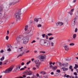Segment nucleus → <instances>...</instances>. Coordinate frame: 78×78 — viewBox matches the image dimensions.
I'll return each instance as SVG.
<instances>
[{
	"instance_id": "obj_29",
	"label": "nucleus",
	"mask_w": 78,
	"mask_h": 78,
	"mask_svg": "<svg viewBox=\"0 0 78 78\" xmlns=\"http://www.w3.org/2000/svg\"><path fill=\"white\" fill-rule=\"evenodd\" d=\"M70 76L69 75H67V74H65L64 76V77H66V78H68V77H69Z\"/></svg>"
},
{
	"instance_id": "obj_13",
	"label": "nucleus",
	"mask_w": 78,
	"mask_h": 78,
	"mask_svg": "<svg viewBox=\"0 0 78 78\" xmlns=\"http://www.w3.org/2000/svg\"><path fill=\"white\" fill-rule=\"evenodd\" d=\"M32 73V72L29 71L26 72V74L27 75H31Z\"/></svg>"
},
{
	"instance_id": "obj_14",
	"label": "nucleus",
	"mask_w": 78,
	"mask_h": 78,
	"mask_svg": "<svg viewBox=\"0 0 78 78\" xmlns=\"http://www.w3.org/2000/svg\"><path fill=\"white\" fill-rule=\"evenodd\" d=\"M12 1H14V2L11 3V4H10V5H14L15 3H17L19 2V0H12Z\"/></svg>"
},
{
	"instance_id": "obj_56",
	"label": "nucleus",
	"mask_w": 78,
	"mask_h": 78,
	"mask_svg": "<svg viewBox=\"0 0 78 78\" xmlns=\"http://www.w3.org/2000/svg\"><path fill=\"white\" fill-rule=\"evenodd\" d=\"M24 62H23L21 64V65L22 66H23V65H24Z\"/></svg>"
},
{
	"instance_id": "obj_18",
	"label": "nucleus",
	"mask_w": 78,
	"mask_h": 78,
	"mask_svg": "<svg viewBox=\"0 0 78 78\" xmlns=\"http://www.w3.org/2000/svg\"><path fill=\"white\" fill-rule=\"evenodd\" d=\"M23 54H24V52H23L22 53L20 54L17 57V58H18L19 57H20V56H23Z\"/></svg>"
},
{
	"instance_id": "obj_52",
	"label": "nucleus",
	"mask_w": 78,
	"mask_h": 78,
	"mask_svg": "<svg viewBox=\"0 0 78 78\" xmlns=\"http://www.w3.org/2000/svg\"><path fill=\"white\" fill-rule=\"evenodd\" d=\"M69 69H72V66H70L69 67Z\"/></svg>"
},
{
	"instance_id": "obj_48",
	"label": "nucleus",
	"mask_w": 78,
	"mask_h": 78,
	"mask_svg": "<svg viewBox=\"0 0 78 78\" xmlns=\"http://www.w3.org/2000/svg\"><path fill=\"white\" fill-rule=\"evenodd\" d=\"M55 76H58V74L57 73H55Z\"/></svg>"
},
{
	"instance_id": "obj_2",
	"label": "nucleus",
	"mask_w": 78,
	"mask_h": 78,
	"mask_svg": "<svg viewBox=\"0 0 78 78\" xmlns=\"http://www.w3.org/2000/svg\"><path fill=\"white\" fill-rule=\"evenodd\" d=\"M21 14L20 13H17L15 15V18L17 19L16 21L18 22L21 21Z\"/></svg>"
},
{
	"instance_id": "obj_26",
	"label": "nucleus",
	"mask_w": 78,
	"mask_h": 78,
	"mask_svg": "<svg viewBox=\"0 0 78 78\" xmlns=\"http://www.w3.org/2000/svg\"><path fill=\"white\" fill-rule=\"evenodd\" d=\"M76 37V34H74L73 36V39H75Z\"/></svg>"
},
{
	"instance_id": "obj_45",
	"label": "nucleus",
	"mask_w": 78,
	"mask_h": 78,
	"mask_svg": "<svg viewBox=\"0 0 78 78\" xmlns=\"http://www.w3.org/2000/svg\"><path fill=\"white\" fill-rule=\"evenodd\" d=\"M45 37L46 39H48V35H45Z\"/></svg>"
},
{
	"instance_id": "obj_59",
	"label": "nucleus",
	"mask_w": 78,
	"mask_h": 78,
	"mask_svg": "<svg viewBox=\"0 0 78 78\" xmlns=\"http://www.w3.org/2000/svg\"><path fill=\"white\" fill-rule=\"evenodd\" d=\"M51 75H53L54 74V73H53V72H52L51 73Z\"/></svg>"
},
{
	"instance_id": "obj_38",
	"label": "nucleus",
	"mask_w": 78,
	"mask_h": 78,
	"mask_svg": "<svg viewBox=\"0 0 78 78\" xmlns=\"http://www.w3.org/2000/svg\"><path fill=\"white\" fill-rule=\"evenodd\" d=\"M41 73L43 74V75H45V72L44 71H42L41 72Z\"/></svg>"
},
{
	"instance_id": "obj_5",
	"label": "nucleus",
	"mask_w": 78,
	"mask_h": 78,
	"mask_svg": "<svg viewBox=\"0 0 78 78\" xmlns=\"http://www.w3.org/2000/svg\"><path fill=\"white\" fill-rule=\"evenodd\" d=\"M39 62V60H34V62L36 64V65L37 67V68L39 69V66L41 64V62Z\"/></svg>"
},
{
	"instance_id": "obj_7",
	"label": "nucleus",
	"mask_w": 78,
	"mask_h": 78,
	"mask_svg": "<svg viewBox=\"0 0 78 78\" xmlns=\"http://www.w3.org/2000/svg\"><path fill=\"white\" fill-rule=\"evenodd\" d=\"M63 47H64L66 51H68L69 50V46L66 44H64L63 45Z\"/></svg>"
},
{
	"instance_id": "obj_10",
	"label": "nucleus",
	"mask_w": 78,
	"mask_h": 78,
	"mask_svg": "<svg viewBox=\"0 0 78 78\" xmlns=\"http://www.w3.org/2000/svg\"><path fill=\"white\" fill-rule=\"evenodd\" d=\"M20 69V66H17L16 67V68H15L14 69V71L15 72H17V71H19V69Z\"/></svg>"
},
{
	"instance_id": "obj_50",
	"label": "nucleus",
	"mask_w": 78,
	"mask_h": 78,
	"mask_svg": "<svg viewBox=\"0 0 78 78\" xmlns=\"http://www.w3.org/2000/svg\"><path fill=\"white\" fill-rule=\"evenodd\" d=\"M4 51L3 50H2L0 51V52L1 53H3Z\"/></svg>"
},
{
	"instance_id": "obj_49",
	"label": "nucleus",
	"mask_w": 78,
	"mask_h": 78,
	"mask_svg": "<svg viewBox=\"0 0 78 78\" xmlns=\"http://www.w3.org/2000/svg\"><path fill=\"white\" fill-rule=\"evenodd\" d=\"M3 11L2 8L1 7H0V11Z\"/></svg>"
},
{
	"instance_id": "obj_32",
	"label": "nucleus",
	"mask_w": 78,
	"mask_h": 78,
	"mask_svg": "<svg viewBox=\"0 0 78 78\" xmlns=\"http://www.w3.org/2000/svg\"><path fill=\"white\" fill-rule=\"evenodd\" d=\"M56 72H57V73H59L61 72V71L59 69H57L56 70Z\"/></svg>"
},
{
	"instance_id": "obj_35",
	"label": "nucleus",
	"mask_w": 78,
	"mask_h": 78,
	"mask_svg": "<svg viewBox=\"0 0 78 78\" xmlns=\"http://www.w3.org/2000/svg\"><path fill=\"white\" fill-rule=\"evenodd\" d=\"M39 52L42 53H43V54H45V51H40Z\"/></svg>"
},
{
	"instance_id": "obj_42",
	"label": "nucleus",
	"mask_w": 78,
	"mask_h": 78,
	"mask_svg": "<svg viewBox=\"0 0 78 78\" xmlns=\"http://www.w3.org/2000/svg\"><path fill=\"white\" fill-rule=\"evenodd\" d=\"M36 42V41L33 40L31 42V44H33V43H35Z\"/></svg>"
},
{
	"instance_id": "obj_43",
	"label": "nucleus",
	"mask_w": 78,
	"mask_h": 78,
	"mask_svg": "<svg viewBox=\"0 0 78 78\" xmlns=\"http://www.w3.org/2000/svg\"><path fill=\"white\" fill-rule=\"evenodd\" d=\"M30 62H31V61H29L26 64H27V65H28V64H29Z\"/></svg>"
},
{
	"instance_id": "obj_53",
	"label": "nucleus",
	"mask_w": 78,
	"mask_h": 78,
	"mask_svg": "<svg viewBox=\"0 0 78 78\" xmlns=\"http://www.w3.org/2000/svg\"><path fill=\"white\" fill-rule=\"evenodd\" d=\"M9 30H7V35H8V34H9Z\"/></svg>"
},
{
	"instance_id": "obj_12",
	"label": "nucleus",
	"mask_w": 78,
	"mask_h": 78,
	"mask_svg": "<svg viewBox=\"0 0 78 78\" xmlns=\"http://www.w3.org/2000/svg\"><path fill=\"white\" fill-rule=\"evenodd\" d=\"M23 48V47H22L21 48H18L17 50V52H18V53H20V51H23V49H22V48Z\"/></svg>"
},
{
	"instance_id": "obj_1",
	"label": "nucleus",
	"mask_w": 78,
	"mask_h": 78,
	"mask_svg": "<svg viewBox=\"0 0 78 78\" xmlns=\"http://www.w3.org/2000/svg\"><path fill=\"white\" fill-rule=\"evenodd\" d=\"M16 40L17 44H27L29 41V38L27 36L23 37L19 36L16 37Z\"/></svg>"
},
{
	"instance_id": "obj_63",
	"label": "nucleus",
	"mask_w": 78,
	"mask_h": 78,
	"mask_svg": "<svg viewBox=\"0 0 78 78\" xmlns=\"http://www.w3.org/2000/svg\"><path fill=\"white\" fill-rule=\"evenodd\" d=\"M55 62H54L53 63H52V65H55Z\"/></svg>"
},
{
	"instance_id": "obj_46",
	"label": "nucleus",
	"mask_w": 78,
	"mask_h": 78,
	"mask_svg": "<svg viewBox=\"0 0 78 78\" xmlns=\"http://www.w3.org/2000/svg\"><path fill=\"white\" fill-rule=\"evenodd\" d=\"M30 51V50H28L27 51H26V53H29Z\"/></svg>"
},
{
	"instance_id": "obj_24",
	"label": "nucleus",
	"mask_w": 78,
	"mask_h": 78,
	"mask_svg": "<svg viewBox=\"0 0 78 78\" xmlns=\"http://www.w3.org/2000/svg\"><path fill=\"white\" fill-rule=\"evenodd\" d=\"M75 66L74 67V69H76L78 67V66L76 64H75Z\"/></svg>"
},
{
	"instance_id": "obj_31",
	"label": "nucleus",
	"mask_w": 78,
	"mask_h": 78,
	"mask_svg": "<svg viewBox=\"0 0 78 78\" xmlns=\"http://www.w3.org/2000/svg\"><path fill=\"white\" fill-rule=\"evenodd\" d=\"M51 47H53L54 45V43L53 42H51Z\"/></svg>"
},
{
	"instance_id": "obj_47",
	"label": "nucleus",
	"mask_w": 78,
	"mask_h": 78,
	"mask_svg": "<svg viewBox=\"0 0 78 78\" xmlns=\"http://www.w3.org/2000/svg\"><path fill=\"white\" fill-rule=\"evenodd\" d=\"M7 51H11V49L10 48H9V49H8L7 50Z\"/></svg>"
},
{
	"instance_id": "obj_28",
	"label": "nucleus",
	"mask_w": 78,
	"mask_h": 78,
	"mask_svg": "<svg viewBox=\"0 0 78 78\" xmlns=\"http://www.w3.org/2000/svg\"><path fill=\"white\" fill-rule=\"evenodd\" d=\"M5 59V57H3L2 58H1L0 59V61H3V60Z\"/></svg>"
},
{
	"instance_id": "obj_20",
	"label": "nucleus",
	"mask_w": 78,
	"mask_h": 78,
	"mask_svg": "<svg viewBox=\"0 0 78 78\" xmlns=\"http://www.w3.org/2000/svg\"><path fill=\"white\" fill-rule=\"evenodd\" d=\"M28 26L27 25L26 26H25V30L26 31L27 30H28Z\"/></svg>"
},
{
	"instance_id": "obj_57",
	"label": "nucleus",
	"mask_w": 78,
	"mask_h": 78,
	"mask_svg": "<svg viewBox=\"0 0 78 78\" xmlns=\"http://www.w3.org/2000/svg\"><path fill=\"white\" fill-rule=\"evenodd\" d=\"M70 78H75V77H73V76H69Z\"/></svg>"
},
{
	"instance_id": "obj_19",
	"label": "nucleus",
	"mask_w": 78,
	"mask_h": 78,
	"mask_svg": "<svg viewBox=\"0 0 78 78\" xmlns=\"http://www.w3.org/2000/svg\"><path fill=\"white\" fill-rule=\"evenodd\" d=\"M52 62H49V67L50 68L51 67H52V66H53V65H52Z\"/></svg>"
},
{
	"instance_id": "obj_30",
	"label": "nucleus",
	"mask_w": 78,
	"mask_h": 78,
	"mask_svg": "<svg viewBox=\"0 0 78 78\" xmlns=\"http://www.w3.org/2000/svg\"><path fill=\"white\" fill-rule=\"evenodd\" d=\"M75 45V44L73 43H71L69 44V45H70V46H73V45Z\"/></svg>"
},
{
	"instance_id": "obj_6",
	"label": "nucleus",
	"mask_w": 78,
	"mask_h": 78,
	"mask_svg": "<svg viewBox=\"0 0 78 78\" xmlns=\"http://www.w3.org/2000/svg\"><path fill=\"white\" fill-rule=\"evenodd\" d=\"M78 19L76 17H75L74 19L71 22V25L72 26H74L75 25V23H76Z\"/></svg>"
},
{
	"instance_id": "obj_22",
	"label": "nucleus",
	"mask_w": 78,
	"mask_h": 78,
	"mask_svg": "<svg viewBox=\"0 0 78 78\" xmlns=\"http://www.w3.org/2000/svg\"><path fill=\"white\" fill-rule=\"evenodd\" d=\"M66 61H71V58H67L65 59Z\"/></svg>"
},
{
	"instance_id": "obj_3",
	"label": "nucleus",
	"mask_w": 78,
	"mask_h": 78,
	"mask_svg": "<svg viewBox=\"0 0 78 78\" xmlns=\"http://www.w3.org/2000/svg\"><path fill=\"white\" fill-rule=\"evenodd\" d=\"M37 58L39 59L41 61H45V57L44 55H40L37 57Z\"/></svg>"
},
{
	"instance_id": "obj_54",
	"label": "nucleus",
	"mask_w": 78,
	"mask_h": 78,
	"mask_svg": "<svg viewBox=\"0 0 78 78\" xmlns=\"http://www.w3.org/2000/svg\"><path fill=\"white\" fill-rule=\"evenodd\" d=\"M36 69V67H34L33 68V70H35Z\"/></svg>"
},
{
	"instance_id": "obj_44",
	"label": "nucleus",
	"mask_w": 78,
	"mask_h": 78,
	"mask_svg": "<svg viewBox=\"0 0 78 78\" xmlns=\"http://www.w3.org/2000/svg\"><path fill=\"white\" fill-rule=\"evenodd\" d=\"M74 75H76V76H77V75H78V74H77V73H76V72H74Z\"/></svg>"
},
{
	"instance_id": "obj_58",
	"label": "nucleus",
	"mask_w": 78,
	"mask_h": 78,
	"mask_svg": "<svg viewBox=\"0 0 78 78\" xmlns=\"http://www.w3.org/2000/svg\"><path fill=\"white\" fill-rule=\"evenodd\" d=\"M3 64V63H2V62H0V66H1Z\"/></svg>"
},
{
	"instance_id": "obj_9",
	"label": "nucleus",
	"mask_w": 78,
	"mask_h": 78,
	"mask_svg": "<svg viewBox=\"0 0 78 78\" xmlns=\"http://www.w3.org/2000/svg\"><path fill=\"white\" fill-rule=\"evenodd\" d=\"M57 68H58V66H52V67H51L50 68V69H52L53 70H56L57 69Z\"/></svg>"
},
{
	"instance_id": "obj_27",
	"label": "nucleus",
	"mask_w": 78,
	"mask_h": 78,
	"mask_svg": "<svg viewBox=\"0 0 78 78\" xmlns=\"http://www.w3.org/2000/svg\"><path fill=\"white\" fill-rule=\"evenodd\" d=\"M59 26H61L64 25V23L62 22H59Z\"/></svg>"
},
{
	"instance_id": "obj_33",
	"label": "nucleus",
	"mask_w": 78,
	"mask_h": 78,
	"mask_svg": "<svg viewBox=\"0 0 78 78\" xmlns=\"http://www.w3.org/2000/svg\"><path fill=\"white\" fill-rule=\"evenodd\" d=\"M49 40H50V41L51 40H53V39H54V37H51L49 38Z\"/></svg>"
},
{
	"instance_id": "obj_62",
	"label": "nucleus",
	"mask_w": 78,
	"mask_h": 78,
	"mask_svg": "<svg viewBox=\"0 0 78 78\" xmlns=\"http://www.w3.org/2000/svg\"><path fill=\"white\" fill-rule=\"evenodd\" d=\"M34 58L31 59V60L32 61V62H33V61H34Z\"/></svg>"
},
{
	"instance_id": "obj_39",
	"label": "nucleus",
	"mask_w": 78,
	"mask_h": 78,
	"mask_svg": "<svg viewBox=\"0 0 78 78\" xmlns=\"http://www.w3.org/2000/svg\"><path fill=\"white\" fill-rule=\"evenodd\" d=\"M8 39H9V37H8V36H6V39L7 40V41H8Z\"/></svg>"
},
{
	"instance_id": "obj_37",
	"label": "nucleus",
	"mask_w": 78,
	"mask_h": 78,
	"mask_svg": "<svg viewBox=\"0 0 78 78\" xmlns=\"http://www.w3.org/2000/svg\"><path fill=\"white\" fill-rule=\"evenodd\" d=\"M56 26H59V22H58L56 23Z\"/></svg>"
},
{
	"instance_id": "obj_15",
	"label": "nucleus",
	"mask_w": 78,
	"mask_h": 78,
	"mask_svg": "<svg viewBox=\"0 0 78 78\" xmlns=\"http://www.w3.org/2000/svg\"><path fill=\"white\" fill-rule=\"evenodd\" d=\"M74 11V9H72L70 11V12H69L70 15H73V12Z\"/></svg>"
},
{
	"instance_id": "obj_21",
	"label": "nucleus",
	"mask_w": 78,
	"mask_h": 78,
	"mask_svg": "<svg viewBox=\"0 0 78 78\" xmlns=\"http://www.w3.org/2000/svg\"><path fill=\"white\" fill-rule=\"evenodd\" d=\"M32 30V29H30L27 32V33L28 34L31 33V30Z\"/></svg>"
},
{
	"instance_id": "obj_61",
	"label": "nucleus",
	"mask_w": 78,
	"mask_h": 78,
	"mask_svg": "<svg viewBox=\"0 0 78 78\" xmlns=\"http://www.w3.org/2000/svg\"><path fill=\"white\" fill-rule=\"evenodd\" d=\"M76 0H73V3H75L76 2Z\"/></svg>"
},
{
	"instance_id": "obj_40",
	"label": "nucleus",
	"mask_w": 78,
	"mask_h": 78,
	"mask_svg": "<svg viewBox=\"0 0 78 78\" xmlns=\"http://www.w3.org/2000/svg\"><path fill=\"white\" fill-rule=\"evenodd\" d=\"M45 34H44L42 35V37H43V38H44L45 37Z\"/></svg>"
},
{
	"instance_id": "obj_25",
	"label": "nucleus",
	"mask_w": 78,
	"mask_h": 78,
	"mask_svg": "<svg viewBox=\"0 0 78 78\" xmlns=\"http://www.w3.org/2000/svg\"><path fill=\"white\" fill-rule=\"evenodd\" d=\"M14 25V22H12L9 25V26H13V25Z\"/></svg>"
},
{
	"instance_id": "obj_36",
	"label": "nucleus",
	"mask_w": 78,
	"mask_h": 78,
	"mask_svg": "<svg viewBox=\"0 0 78 78\" xmlns=\"http://www.w3.org/2000/svg\"><path fill=\"white\" fill-rule=\"evenodd\" d=\"M42 27V25L41 24H38L37 26V27L39 28V27Z\"/></svg>"
},
{
	"instance_id": "obj_23",
	"label": "nucleus",
	"mask_w": 78,
	"mask_h": 78,
	"mask_svg": "<svg viewBox=\"0 0 78 78\" xmlns=\"http://www.w3.org/2000/svg\"><path fill=\"white\" fill-rule=\"evenodd\" d=\"M56 63V64H58V63L59 64V66H62V63H61V62H57Z\"/></svg>"
},
{
	"instance_id": "obj_16",
	"label": "nucleus",
	"mask_w": 78,
	"mask_h": 78,
	"mask_svg": "<svg viewBox=\"0 0 78 78\" xmlns=\"http://www.w3.org/2000/svg\"><path fill=\"white\" fill-rule=\"evenodd\" d=\"M62 69L63 70V71H67V70H68V68H66L65 67H63L62 68Z\"/></svg>"
},
{
	"instance_id": "obj_60",
	"label": "nucleus",
	"mask_w": 78,
	"mask_h": 78,
	"mask_svg": "<svg viewBox=\"0 0 78 78\" xmlns=\"http://www.w3.org/2000/svg\"><path fill=\"white\" fill-rule=\"evenodd\" d=\"M23 77L24 78H26V75H23Z\"/></svg>"
},
{
	"instance_id": "obj_51",
	"label": "nucleus",
	"mask_w": 78,
	"mask_h": 78,
	"mask_svg": "<svg viewBox=\"0 0 78 78\" xmlns=\"http://www.w3.org/2000/svg\"><path fill=\"white\" fill-rule=\"evenodd\" d=\"M25 68H23L20 69V70H23Z\"/></svg>"
},
{
	"instance_id": "obj_4",
	"label": "nucleus",
	"mask_w": 78,
	"mask_h": 78,
	"mask_svg": "<svg viewBox=\"0 0 78 78\" xmlns=\"http://www.w3.org/2000/svg\"><path fill=\"white\" fill-rule=\"evenodd\" d=\"M13 69V66H11L9 68L7 69L5 71H3L2 73H9V72H11L12 70Z\"/></svg>"
},
{
	"instance_id": "obj_55",
	"label": "nucleus",
	"mask_w": 78,
	"mask_h": 78,
	"mask_svg": "<svg viewBox=\"0 0 78 78\" xmlns=\"http://www.w3.org/2000/svg\"><path fill=\"white\" fill-rule=\"evenodd\" d=\"M34 53H37V51H34Z\"/></svg>"
},
{
	"instance_id": "obj_34",
	"label": "nucleus",
	"mask_w": 78,
	"mask_h": 78,
	"mask_svg": "<svg viewBox=\"0 0 78 78\" xmlns=\"http://www.w3.org/2000/svg\"><path fill=\"white\" fill-rule=\"evenodd\" d=\"M52 35H53V34L51 33H48V36H52Z\"/></svg>"
},
{
	"instance_id": "obj_17",
	"label": "nucleus",
	"mask_w": 78,
	"mask_h": 78,
	"mask_svg": "<svg viewBox=\"0 0 78 78\" xmlns=\"http://www.w3.org/2000/svg\"><path fill=\"white\" fill-rule=\"evenodd\" d=\"M69 65V64L68 63H63L62 66L63 67H67Z\"/></svg>"
},
{
	"instance_id": "obj_8",
	"label": "nucleus",
	"mask_w": 78,
	"mask_h": 78,
	"mask_svg": "<svg viewBox=\"0 0 78 78\" xmlns=\"http://www.w3.org/2000/svg\"><path fill=\"white\" fill-rule=\"evenodd\" d=\"M42 41L44 42V45L46 46V47H48V43H47V40H43Z\"/></svg>"
},
{
	"instance_id": "obj_11",
	"label": "nucleus",
	"mask_w": 78,
	"mask_h": 78,
	"mask_svg": "<svg viewBox=\"0 0 78 78\" xmlns=\"http://www.w3.org/2000/svg\"><path fill=\"white\" fill-rule=\"evenodd\" d=\"M39 19H40V21L41 22L42 21V19H41V18H35L34 19V21H35L36 22H37V23L38 22H39Z\"/></svg>"
},
{
	"instance_id": "obj_64",
	"label": "nucleus",
	"mask_w": 78,
	"mask_h": 78,
	"mask_svg": "<svg viewBox=\"0 0 78 78\" xmlns=\"http://www.w3.org/2000/svg\"><path fill=\"white\" fill-rule=\"evenodd\" d=\"M19 78H23V77L22 76H20L19 77Z\"/></svg>"
},
{
	"instance_id": "obj_41",
	"label": "nucleus",
	"mask_w": 78,
	"mask_h": 78,
	"mask_svg": "<svg viewBox=\"0 0 78 78\" xmlns=\"http://www.w3.org/2000/svg\"><path fill=\"white\" fill-rule=\"evenodd\" d=\"M77 31H78V29H77V28H76L75 29V33H76Z\"/></svg>"
}]
</instances>
